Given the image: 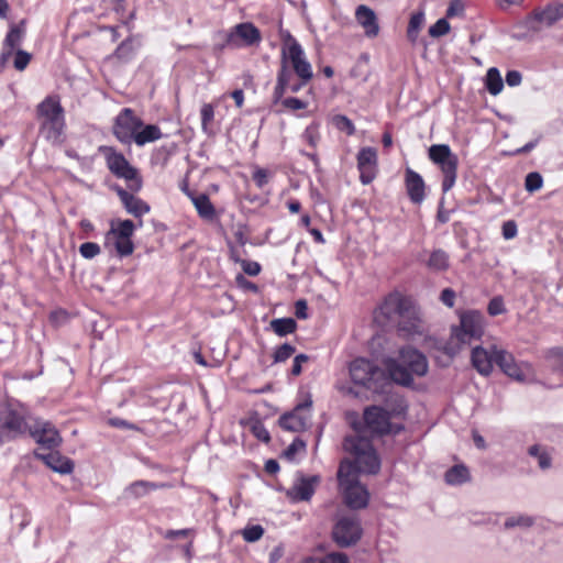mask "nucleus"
Segmentation results:
<instances>
[{"label":"nucleus","mask_w":563,"mask_h":563,"mask_svg":"<svg viewBox=\"0 0 563 563\" xmlns=\"http://www.w3.org/2000/svg\"><path fill=\"white\" fill-rule=\"evenodd\" d=\"M390 387L393 383L402 387H412L415 376L423 377L429 371L427 356L418 349L407 345L398 351L397 357L386 361Z\"/></svg>","instance_id":"f257e3e1"},{"label":"nucleus","mask_w":563,"mask_h":563,"mask_svg":"<svg viewBox=\"0 0 563 563\" xmlns=\"http://www.w3.org/2000/svg\"><path fill=\"white\" fill-rule=\"evenodd\" d=\"M350 376L355 385H360L374 394H386L390 388L387 368L365 357H357L351 362Z\"/></svg>","instance_id":"f03ea898"},{"label":"nucleus","mask_w":563,"mask_h":563,"mask_svg":"<svg viewBox=\"0 0 563 563\" xmlns=\"http://www.w3.org/2000/svg\"><path fill=\"white\" fill-rule=\"evenodd\" d=\"M343 449L354 456L361 473L375 475L379 472L380 459L369 439L358 433L346 435Z\"/></svg>","instance_id":"7ed1b4c3"},{"label":"nucleus","mask_w":563,"mask_h":563,"mask_svg":"<svg viewBox=\"0 0 563 563\" xmlns=\"http://www.w3.org/2000/svg\"><path fill=\"white\" fill-rule=\"evenodd\" d=\"M431 162L438 165L443 174L442 191L448 192L457 177L459 158L446 144H433L428 150Z\"/></svg>","instance_id":"20e7f679"},{"label":"nucleus","mask_w":563,"mask_h":563,"mask_svg":"<svg viewBox=\"0 0 563 563\" xmlns=\"http://www.w3.org/2000/svg\"><path fill=\"white\" fill-rule=\"evenodd\" d=\"M29 426L24 412L8 405L0 410V445L26 435Z\"/></svg>","instance_id":"39448f33"},{"label":"nucleus","mask_w":563,"mask_h":563,"mask_svg":"<svg viewBox=\"0 0 563 563\" xmlns=\"http://www.w3.org/2000/svg\"><path fill=\"white\" fill-rule=\"evenodd\" d=\"M363 537L361 520L356 515L338 516L332 527L331 538L341 549L354 547Z\"/></svg>","instance_id":"423d86ee"},{"label":"nucleus","mask_w":563,"mask_h":563,"mask_svg":"<svg viewBox=\"0 0 563 563\" xmlns=\"http://www.w3.org/2000/svg\"><path fill=\"white\" fill-rule=\"evenodd\" d=\"M107 166L109 170L118 178H123L128 183V189L132 192H139L142 189L143 180L137 169L133 167L122 153L113 148H107Z\"/></svg>","instance_id":"0eeeda50"},{"label":"nucleus","mask_w":563,"mask_h":563,"mask_svg":"<svg viewBox=\"0 0 563 563\" xmlns=\"http://www.w3.org/2000/svg\"><path fill=\"white\" fill-rule=\"evenodd\" d=\"M284 64H286L289 71H292V75L301 77L302 80H311L313 77L312 66L298 41H294L292 45L282 48L280 66Z\"/></svg>","instance_id":"6e6552de"},{"label":"nucleus","mask_w":563,"mask_h":563,"mask_svg":"<svg viewBox=\"0 0 563 563\" xmlns=\"http://www.w3.org/2000/svg\"><path fill=\"white\" fill-rule=\"evenodd\" d=\"M484 316L477 310H468L460 314V325H453V336L462 343L471 344L484 334Z\"/></svg>","instance_id":"1a4fd4ad"},{"label":"nucleus","mask_w":563,"mask_h":563,"mask_svg":"<svg viewBox=\"0 0 563 563\" xmlns=\"http://www.w3.org/2000/svg\"><path fill=\"white\" fill-rule=\"evenodd\" d=\"M563 19V3H552L537 8L528 14L521 25L531 33H539L542 26L551 27Z\"/></svg>","instance_id":"9d476101"},{"label":"nucleus","mask_w":563,"mask_h":563,"mask_svg":"<svg viewBox=\"0 0 563 563\" xmlns=\"http://www.w3.org/2000/svg\"><path fill=\"white\" fill-rule=\"evenodd\" d=\"M143 126V121L134 114L131 108H123L115 117L112 133L122 144H131L136 130Z\"/></svg>","instance_id":"9b49d317"},{"label":"nucleus","mask_w":563,"mask_h":563,"mask_svg":"<svg viewBox=\"0 0 563 563\" xmlns=\"http://www.w3.org/2000/svg\"><path fill=\"white\" fill-rule=\"evenodd\" d=\"M27 434L42 449L55 450L62 444V437L55 426L49 421L36 420L29 426Z\"/></svg>","instance_id":"f8f14e48"},{"label":"nucleus","mask_w":563,"mask_h":563,"mask_svg":"<svg viewBox=\"0 0 563 563\" xmlns=\"http://www.w3.org/2000/svg\"><path fill=\"white\" fill-rule=\"evenodd\" d=\"M309 81L310 80H302L301 77L292 75V71H289L286 64H284L277 71L276 85L272 95L273 104L279 103L288 91L292 93L299 92Z\"/></svg>","instance_id":"ddd939ff"},{"label":"nucleus","mask_w":563,"mask_h":563,"mask_svg":"<svg viewBox=\"0 0 563 563\" xmlns=\"http://www.w3.org/2000/svg\"><path fill=\"white\" fill-rule=\"evenodd\" d=\"M397 331L404 338H410L422 333V322L419 310L411 300L402 313L398 316Z\"/></svg>","instance_id":"4468645a"},{"label":"nucleus","mask_w":563,"mask_h":563,"mask_svg":"<svg viewBox=\"0 0 563 563\" xmlns=\"http://www.w3.org/2000/svg\"><path fill=\"white\" fill-rule=\"evenodd\" d=\"M366 427L377 435H388L391 412L380 406H369L363 413Z\"/></svg>","instance_id":"2eb2a0df"},{"label":"nucleus","mask_w":563,"mask_h":563,"mask_svg":"<svg viewBox=\"0 0 563 563\" xmlns=\"http://www.w3.org/2000/svg\"><path fill=\"white\" fill-rule=\"evenodd\" d=\"M360 181L363 185L371 184L377 175V150L371 146L362 147L356 156Z\"/></svg>","instance_id":"dca6fc26"},{"label":"nucleus","mask_w":563,"mask_h":563,"mask_svg":"<svg viewBox=\"0 0 563 563\" xmlns=\"http://www.w3.org/2000/svg\"><path fill=\"white\" fill-rule=\"evenodd\" d=\"M343 494L345 505L353 510H360L367 507L369 501V493L360 481L350 483L340 487Z\"/></svg>","instance_id":"f3484780"},{"label":"nucleus","mask_w":563,"mask_h":563,"mask_svg":"<svg viewBox=\"0 0 563 563\" xmlns=\"http://www.w3.org/2000/svg\"><path fill=\"white\" fill-rule=\"evenodd\" d=\"M312 400L309 398L303 402L298 404L290 412L282 415L278 419L280 428L291 432H301L307 429L308 417L299 413L300 410L310 408Z\"/></svg>","instance_id":"a211bd4d"},{"label":"nucleus","mask_w":563,"mask_h":563,"mask_svg":"<svg viewBox=\"0 0 563 563\" xmlns=\"http://www.w3.org/2000/svg\"><path fill=\"white\" fill-rule=\"evenodd\" d=\"M33 454L35 459L42 461L47 467L56 473L66 475L74 471V461L65 455H62L58 451H56V449L49 450L47 453L35 450Z\"/></svg>","instance_id":"6ab92c4d"},{"label":"nucleus","mask_w":563,"mask_h":563,"mask_svg":"<svg viewBox=\"0 0 563 563\" xmlns=\"http://www.w3.org/2000/svg\"><path fill=\"white\" fill-rule=\"evenodd\" d=\"M494 361L504 374L518 382H523L526 376L521 366L516 362L515 356L503 349L494 345Z\"/></svg>","instance_id":"aec40b11"},{"label":"nucleus","mask_w":563,"mask_h":563,"mask_svg":"<svg viewBox=\"0 0 563 563\" xmlns=\"http://www.w3.org/2000/svg\"><path fill=\"white\" fill-rule=\"evenodd\" d=\"M112 189L117 192L126 212L133 217L141 218L151 211L150 205L134 196L135 192L123 189L119 185L113 186Z\"/></svg>","instance_id":"412c9836"},{"label":"nucleus","mask_w":563,"mask_h":563,"mask_svg":"<svg viewBox=\"0 0 563 563\" xmlns=\"http://www.w3.org/2000/svg\"><path fill=\"white\" fill-rule=\"evenodd\" d=\"M410 301V298L398 292L389 294L379 306V313L388 321L396 320Z\"/></svg>","instance_id":"4be33fe9"},{"label":"nucleus","mask_w":563,"mask_h":563,"mask_svg":"<svg viewBox=\"0 0 563 563\" xmlns=\"http://www.w3.org/2000/svg\"><path fill=\"white\" fill-rule=\"evenodd\" d=\"M405 186L412 203L420 205L424 200L426 184L420 174L411 168H407L405 173Z\"/></svg>","instance_id":"5701e85b"},{"label":"nucleus","mask_w":563,"mask_h":563,"mask_svg":"<svg viewBox=\"0 0 563 563\" xmlns=\"http://www.w3.org/2000/svg\"><path fill=\"white\" fill-rule=\"evenodd\" d=\"M472 366L483 376H489L493 372L494 361V345L490 351L478 345L472 350L471 353Z\"/></svg>","instance_id":"b1692460"},{"label":"nucleus","mask_w":563,"mask_h":563,"mask_svg":"<svg viewBox=\"0 0 563 563\" xmlns=\"http://www.w3.org/2000/svg\"><path fill=\"white\" fill-rule=\"evenodd\" d=\"M184 191L190 198L194 203L198 216L206 221H213L217 218V211L214 206L212 205L209 196L205 192L194 194L187 188V185L184 186Z\"/></svg>","instance_id":"393cba45"},{"label":"nucleus","mask_w":563,"mask_h":563,"mask_svg":"<svg viewBox=\"0 0 563 563\" xmlns=\"http://www.w3.org/2000/svg\"><path fill=\"white\" fill-rule=\"evenodd\" d=\"M235 36L242 38L247 45H253L261 41L260 30L253 23L245 22L235 25L234 32L228 33L225 35V42L223 45H221V48L225 45L232 44Z\"/></svg>","instance_id":"a878e982"},{"label":"nucleus","mask_w":563,"mask_h":563,"mask_svg":"<svg viewBox=\"0 0 563 563\" xmlns=\"http://www.w3.org/2000/svg\"><path fill=\"white\" fill-rule=\"evenodd\" d=\"M37 119L42 121H51L53 119L64 118V109L57 96H47L36 107Z\"/></svg>","instance_id":"bb28decb"},{"label":"nucleus","mask_w":563,"mask_h":563,"mask_svg":"<svg viewBox=\"0 0 563 563\" xmlns=\"http://www.w3.org/2000/svg\"><path fill=\"white\" fill-rule=\"evenodd\" d=\"M355 18L357 22L364 27L365 34L368 37L377 36L379 26L375 12L367 5L361 4L356 8Z\"/></svg>","instance_id":"cd10ccee"},{"label":"nucleus","mask_w":563,"mask_h":563,"mask_svg":"<svg viewBox=\"0 0 563 563\" xmlns=\"http://www.w3.org/2000/svg\"><path fill=\"white\" fill-rule=\"evenodd\" d=\"M167 485L163 483L158 484L148 481H135L124 489V496L126 498L139 499L148 495L152 490L164 488Z\"/></svg>","instance_id":"c85d7f7f"},{"label":"nucleus","mask_w":563,"mask_h":563,"mask_svg":"<svg viewBox=\"0 0 563 563\" xmlns=\"http://www.w3.org/2000/svg\"><path fill=\"white\" fill-rule=\"evenodd\" d=\"M65 119H53L51 121H42L40 124L41 134L52 143L60 142Z\"/></svg>","instance_id":"c756f323"},{"label":"nucleus","mask_w":563,"mask_h":563,"mask_svg":"<svg viewBox=\"0 0 563 563\" xmlns=\"http://www.w3.org/2000/svg\"><path fill=\"white\" fill-rule=\"evenodd\" d=\"M360 470L357 467V464L355 461H350L347 459H344L341 461L338 470V482L339 486L343 487L345 485H349L350 483H354L357 479V475L360 474Z\"/></svg>","instance_id":"7c9ffc66"},{"label":"nucleus","mask_w":563,"mask_h":563,"mask_svg":"<svg viewBox=\"0 0 563 563\" xmlns=\"http://www.w3.org/2000/svg\"><path fill=\"white\" fill-rule=\"evenodd\" d=\"M319 482L320 476L318 475L301 476L299 483L295 486L297 498L302 501L310 500Z\"/></svg>","instance_id":"2f4dec72"},{"label":"nucleus","mask_w":563,"mask_h":563,"mask_svg":"<svg viewBox=\"0 0 563 563\" xmlns=\"http://www.w3.org/2000/svg\"><path fill=\"white\" fill-rule=\"evenodd\" d=\"M25 20H21L10 27L3 42L4 48L9 52L13 53L14 48L21 44L25 34Z\"/></svg>","instance_id":"473e14b6"},{"label":"nucleus","mask_w":563,"mask_h":563,"mask_svg":"<svg viewBox=\"0 0 563 563\" xmlns=\"http://www.w3.org/2000/svg\"><path fill=\"white\" fill-rule=\"evenodd\" d=\"M142 128V130H136V133L132 140L139 146L155 142L163 136L161 129L155 124H147Z\"/></svg>","instance_id":"72a5a7b5"},{"label":"nucleus","mask_w":563,"mask_h":563,"mask_svg":"<svg viewBox=\"0 0 563 563\" xmlns=\"http://www.w3.org/2000/svg\"><path fill=\"white\" fill-rule=\"evenodd\" d=\"M444 478L450 485H461L470 479V472L463 464L453 465L445 472Z\"/></svg>","instance_id":"f704fd0d"},{"label":"nucleus","mask_w":563,"mask_h":563,"mask_svg":"<svg viewBox=\"0 0 563 563\" xmlns=\"http://www.w3.org/2000/svg\"><path fill=\"white\" fill-rule=\"evenodd\" d=\"M485 87L493 96H497L504 88V81L499 70L496 67H490L485 77Z\"/></svg>","instance_id":"c9c22d12"},{"label":"nucleus","mask_w":563,"mask_h":563,"mask_svg":"<svg viewBox=\"0 0 563 563\" xmlns=\"http://www.w3.org/2000/svg\"><path fill=\"white\" fill-rule=\"evenodd\" d=\"M271 328L278 336H286L296 331L297 322L292 318H278L271 321Z\"/></svg>","instance_id":"e433bc0d"},{"label":"nucleus","mask_w":563,"mask_h":563,"mask_svg":"<svg viewBox=\"0 0 563 563\" xmlns=\"http://www.w3.org/2000/svg\"><path fill=\"white\" fill-rule=\"evenodd\" d=\"M135 230V224L132 220L126 219L119 222L117 228H111L106 234V240L109 242L111 236L128 238L131 239Z\"/></svg>","instance_id":"4c0bfd02"},{"label":"nucleus","mask_w":563,"mask_h":563,"mask_svg":"<svg viewBox=\"0 0 563 563\" xmlns=\"http://www.w3.org/2000/svg\"><path fill=\"white\" fill-rule=\"evenodd\" d=\"M428 267L434 271H445L449 267V255L445 251L434 250L429 257Z\"/></svg>","instance_id":"58836bf2"},{"label":"nucleus","mask_w":563,"mask_h":563,"mask_svg":"<svg viewBox=\"0 0 563 563\" xmlns=\"http://www.w3.org/2000/svg\"><path fill=\"white\" fill-rule=\"evenodd\" d=\"M424 22V13L419 11L411 14L408 29L407 37L409 41L415 42L418 37L419 31Z\"/></svg>","instance_id":"ea45409f"},{"label":"nucleus","mask_w":563,"mask_h":563,"mask_svg":"<svg viewBox=\"0 0 563 563\" xmlns=\"http://www.w3.org/2000/svg\"><path fill=\"white\" fill-rule=\"evenodd\" d=\"M528 454L538 460L539 467L541 470H549L552 466V459L549 453L541 450L539 444H533L528 449Z\"/></svg>","instance_id":"a19ab883"},{"label":"nucleus","mask_w":563,"mask_h":563,"mask_svg":"<svg viewBox=\"0 0 563 563\" xmlns=\"http://www.w3.org/2000/svg\"><path fill=\"white\" fill-rule=\"evenodd\" d=\"M302 563H350L349 558L342 552H331L321 559L309 556Z\"/></svg>","instance_id":"79ce46f5"},{"label":"nucleus","mask_w":563,"mask_h":563,"mask_svg":"<svg viewBox=\"0 0 563 563\" xmlns=\"http://www.w3.org/2000/svg\"><path fill=\"white\" fill-rule=\"evenodd\" d=\"M467 343H462L457 338L453 336V330H451L450 339L442 346V351L448 355L449 360L452 361Z\"/></svg>","instance_id":"37998d69"},{"label":"nucleus","mask_w":563,"mask_h":563,"mask_svg":"<svg viewBox=\"0 0 563 563\" xmlns=\"http://www.w3.org/2000/svg\"><path fill=\"white\" fill-rule=\"evenodd\" d=\"M534 523L533 517L527 515L512 516L506 519L504 522L505 529L509 530L516 527L530 528Z\"/></svg>","instance_id":"c03bdc74"},{"label":"nucleus","mask_w":563,"mask_h":563,"mask_svg":"<svg viewBox=\"0 0 563 563\" xmlns=\"http://www.w3.org/2000/svg\"><path fill=\"white\" fill-rule=\"evenodd\" d=\"M545 357L554 371L563 373V347H553L549 350Z\"/></svg>","instance_id":"a18cd8bd"},{"label":"nucleus","mask_w":563,"mask_h":563,"mask_svg":"<svg viewBox=\"0 0 563 563\" xmlns=\"http://www.w3.org/2000/svg\"><path fill=\"white\" fill-rule=\"evenodd\" d=\"M114 239V247L120 257L129 256L134 251V244L131 239L112 236Z\"/></svg>","instance_id":"49530a36"},{"label":"nucleus","mask_w":563,"mask_h":563,"mask_svg":"<svg viewBox=\"0 0 563 563\" xmlns=\"http://www.w3.org/2000/svg\"><path fill=\"white\" fill-rule=\"evenodd\" d=\"M332 122L338 130L346 132L347 135H353L355 133V126L352 120L344 114L334 115Z\"/></svg>","instance_id":"de8ad7c7"},{"label":"nucleus","mask_w":563,"mask_h":563,"mask_svg":"<svg viewBox=\"0 0 563 563\" xmlns=\"http://www.w3.org/2000/svg\"><path fill=\"white\" fill-rule=\"evenodd\" d=\"M543 178L540 173L531 172L526 176L525 188L528 192H536L542 188Z\"/></svg>","instance_id":"09e8293b"},{"label":"nucleus","mask_w":563,"mask_h":563,"mask_svg":"<svg viewBox=\"0 0 563 563\" xmlns=\"http://www.w3.org/2000/svg\"><path fill=\"white\" fill-rule=\"evenodd\" d=\"M264 534V528L261 525L246 526L242 530V537L246 542H256Z\"/></svg>","instance_id":"8fccbe9b"},{"label":"nucleus","mask_w":563,"mask_h":563,"mask_svg":"<svg viewBox=\"0 0 563 563\" xmlns=\"http://www.w3.org/2000/svg\"><path fill=\"white\" fill-rule=\"evenodd\" d=\"M296 352V347L290 343H284L279 345L274 354V363H282L288 360Z\"/></svg>","instance_id":"3c124183"},{"label":"nucleus","mask_w":563,"mask_h":563,"mask_svg":"<svg viewBox=\"0 0 563 563\" xmlns=\"http://www.w3.org/2000/svg\"><path fill=\"white\" fill-rule=\"evenodd\" d=\"M133 54V42L131 38H126L117 47L114 56L120 60H129Z\"/></svg>","instance_id":"603ef678"},{"label":"nucleus","mask_w":563,"mask_h":563,"mask_svg":"<svg viewBox=\"0 0 563 563\" xmlns=\"http://www.w3.org/2000/svg\"><path fill=\"white\" fill-rule=\"evenodd\" d=\"M450 32V23L445 18L439 19L429 29V34L432 37H440Z\"/></svg>","instance_id":"864d4df0"},{"label":"nucleus","mask_w":563,"mask_h":563,"mask_svg":"<svg viewBox=\"0 0 563 563\" xmlns=\"http://www.w3.org/2000/svg\"><path fill=\"white\" fill-rule=\"evenodd\" d=\"M487 312L492 317H496L506 312V307L501 296H496L489 300Z\"/></svg>","instance_id":"5fc2aeb1"},{"label":"nucleus","mask_w":563,"mask_h":563,"mask_svg":"<svg viewBox=\"0 0 563 563\" xmlns=\"http://www.w3.org/2000/svg\"><path fill=\"white\" fill-rule=\"evenodd\" d=\"M101 252L98 243L85 242L79 246V253L84 258L91 260Z\"/></svg>","instance_id":"6e6d98bb"},{"label":"nucleus","mask_w":563,"mask_h":563,"mask_svg":"<svg viewBox=\"0 0 563 563\" xmlns=\"http://www.w3.org/2000/svg\"><path fill=\"white\" fill-rule=\"evenodd\" d=\"M279 103H282V106L285 109L290 110V111L302 110L308 107V102H306L299 98H296V97H287V98L283 97L282 100L279 101Z\"/></svg>","instance_id":"4d7b16f0"},{"label":"nucleus","mask_w":563,"mask_h":563,"mask_svg":"<svg viewBox=\"0 0 563 563\" xmlns=\"http://www.w3.org/2000/svg\"><path fill=\"white\" fill-rule=\"evenodd\" d=\"M306 450V443L300 438H296L283 452V455L291 461L294 460L295 455L298 451H305Z\"/></svg>","instance_id":"13d9d810"},{"label":"nucleus","mask_w":563,"mask_h":563,"mask_svg":"<svg viewBox=\"0 0 563 563\" xmlns=\"http://www.w3.org/2000/svg\"><path fill=\"white\" fill-rule=\"evenodd\" d=\"M251 431L253 435L258 439L260 441L264 443H268L271 441V434L268 430L265 428V426L260 421H255L252 427Z\"/></svg>","instance_id":"bf43d9fd"},{"label":"nucleus","mask_w":563,"mask_h":563,"mask_svg":"<svg viewBox=\"0 0 563 563\" xmlns=\"http://www.w3.org/2000/svg\"><path fill=\"white\" fill-rule=\"evenodd\" d=\"M201 114V126L203 132H208V125L214 118V109L212 104L205 103L200 110Z\"/></svg>","instance_id":"052dcab7"},{"label":"nucleus","mask_w":563,"mask_h":563,"mask_svg":"<svg viewBox=\"0 0 563 563\" xmlns=\"http://www.w3.org/2000/svg\"><path fill=\"white\" fill-rule=\"evenodd\" d=\"M31 60V54L23 51V49H18L15 52V57H14V68L16 70H24L26 68V66L29 65Z\"/></svg>","instance_id":"680f3d73"},{"label":"nucleus","mask_w":563,"mask_h":563,"mask_svg":"<svg viewBox=\"0 0 563 563\" xmlns=\"http://www.w3.org/2000/svg\"><path fill=\"white\" fill-rule=\"evenodd\" d=\"M269 173L265 168L257 167L253 173V180L258 188H263L269 179Z\"/></svg>","instance_id":"e2e57ef3"},{"label":"nucleus","mask_w":563,"mask_h":563,"mask_svg":"<svg viewBox=\"0 0 563 563\" xmlns=\"http://www.w3.org/2000/svg\"><path fill=\"white\" fill-rule=\"evenodd\" d=\"M518 233L517 223L514 220H508L503 223L501 234L504 239L510 240L514 239Z\"/></svg>","instance_id":"0e129e2a"},{"label":"nucleus","mask_w":563,"mask_h":563,"mask_svg":"<svg viewBox=\"0 0 563 563\" xmlns=\"http://www.w3.org/2000/svg\"><path fill=\"white\" fill-rule=\"evenodd\" d=\"M464 11V5L460 0H452L450 5L446 9L445 16L453 18L455 15L462 14Z\"/></svg>","instance_id":"69168bd1"},{"label":"nucleus","mask_w":563,"mask_h":563,"mask_svg":"<svg viewBox=\"0 0 563 563\" xmlns=\"http://www.w3.org/2000/svg\"><path fill=\"white\" fill-rule=\"evenodd\" d=\"M242 269L249 276H256L261 272V265L257 262L253 261H243Z\"/></svg>","instance_id":"338daca9"},{"label":"nucleus","mask_w":563,"mask_h":563,"mask_svg":"<svg viewBox=\"0 0 563 563\" xmlns=\"http://www.w3.org/2000/svg\"><path fill=\"white\" fill-rule=\"evenodd\" d=\"M295 316L300 320H305L308 318V305L305 299H299L296 301Z\"/></svg>","instance_id":"774afa93"}]
</instances>
